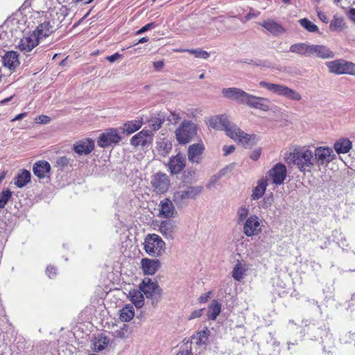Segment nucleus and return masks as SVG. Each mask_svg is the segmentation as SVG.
I'll return each mask as SVG.
<instances>
[{"instance_id":"nucleus-1","label":"nucleus","mask_w":355,"mask_h":355,"mask_svg":"<svg viewBox=\"0 0 355 355\" xmlns=\"http://www.w3.org/2000/svg\"><path fill=\"white\" fill-rule=\"evenodd\" d=\"M209 125L218 130H224L231 139L241 144L244 148H249L257 142L255 135H249L241 130L236 125L232 123L226 115L213 116L209 120Z\"/></svg>"},{"instance_id":"nucleus-2","label":"nucleus","mask_w":355,"mask_h":355,"mask_svg":"<svg viewBox=\"0 0 355 355\" xmlns=\"http://www.w3.org/2000/svg\"><path fill=\"white\" fill-rule=\"evenodd\" d=\"M314 160L313 153L307 147L295 148L286 158L288 164H293L303 173L311 172Z\"/></svg>"},{"instance_id":"nucleus-3","label":"nucleus","mask_w":355,"mask_h":355,"mask_svg":"<svg viewBox=\"0 0 355 355\" xmlns=\"http://www.w3.org/2000/svg\"><path fill=\"white\" fill-rule=\"evenodd\" d=\"M144 249L148 255L158 257L165 252L166 243L159 235L148 234L144 239Z\"/></svg>"},{"instance_id":"nucleus-4","label":"nucleus","mask_w":355,"mask_h":355,"mask_svg":"<svg viewBox=\"0 0 355 355\" xmlns=\"http://www.w3.org/2000/svg\"><path fill=\"white\" fill-rule=\"evenodd\" d=\"M259 85L275 94L284 96L293 101H299L302 99V96L299 92L284 85L270 83L262 80L259 82Z\"/></svg>"},{"instance_id":"nucleus-5","label":"nucleus","mask_w":355,"mask_h":355,"mask_svg":"<svg viewBox=\"0 0 355 355\" xmlns=\"http://www.w3.org/2000/svg\"><path fill=\"white\" fill-rule=\"evenodd\" d=\"M140 290L146 295V298L151 300L153 305H156L160 300L162 290L156 282L145 277L139 285Z\"/></svg>"},{"instance_id":"nucleus-6","label":"nucleus","mask_w":355,"mask_h":355,"mask_svg":"<svg viewBox=\"0 0 355 355\" xmlns=\"http://www.w3.org/2000/svg\"><path fill=\"white\" fill-rule=\"evenodd\" d=\"M197 134V125L191 121H184L175 130L176 139L180 144L189 143Z\"/></svg>"},{"instance_id":"nucleus-7","label":"nucleus","mask_w":355,"mask_h":355,"mask_svg":"<svg viewBox=\"0 0 355 355\" xmlns=\"http://www.w3.org/2000/svg\"><path fill=\"white\" fill-rule=\"evenodd\" d=\"M326 65L329 69L330 73L335 74H349L355 75V64L345 60L343 59H338L334 61L326 62Z\"/></svg>"},{"instance_id":"nucleus-8","label":"nucleus","mask_w":355,"mask_h":355,"mask_svg":"<svg viewBox=\"0 0 355 355\" xmlns=\"http://www.w3.org/2000/svg\"><path fill=\"white\" fill-rule=\"evenodd\" d=\"M314 164L318 166H327L335 157L332 148L326 146H320L315 148L313 153Z\"/></svg>"},{"instance_id":"nucleus-9","label":"nucleus","mask_w":355,"mask_h":355,"mask_svg":"<svg viewBox=\"0 0 355 355\" xmlns=\"http://www.w3.org/2000/svg\"><path fill=\"white\" fill-rule=\"evenodd\" d=\"M202 191V187H187L184 190H180L174 193L173 201L176 205H180L186 200L196 198V197L200 194Z\"/></svg>"},{"instance_id":"nucleus-10","label":"nucleus","mask_w":355,"mask_h":355,"mask_svg":"<svg viewBox=\"0 0 355 355\" xmlns=\"http://www.w3.org/2000/svg\"><path fill=\"white\" fill-rule=\"evenodd\" d=\"M243 224V232L248 237L258 235L261 232V221L256 215L250 216Z\"/></svg>"},{"instance_id":"nucleus-11","label":"nucleus","mask_w":355,"mask_h":355,"mask_svg":"<svg viewBox=\"0 0 355 355\" xmlns=\"http://www.w3.org/2000/svg\"><path fill=\"white\" fill-rule=\"evenodd\" d=\"M121 140V137L118 133L117 130L110 128L100 135L97 141V144L101 148H107L113 144L119 143Z\"/></svg>"},{"instance_id":"nucleus-12","label":"nucleus","mask_w":355,"mask_h":355,"mask_svg":"<svg viewBox=\"0 0 355 355\" xmlns=\"http://www.w3.org/2000/svg\"><path fill=\"white\" fill-rule=\"evenodd\" d=\"M270 101L267 98L260 97L254 96L248 94L245 104L248 106L262 110L263 112H268L270 110Z\"/></svg>"},{"instance_id":"nucleus-13","label":"nucleus","mask_w":355,"mask_h":355,"mask_svg":"<svg viewBox=\"0 0 355 355\" xmlns=\"http://www.w3.org/2000/svg\"><path fill=\"white\" fill-rule=\"evenodd\" d=\"M153 141V135L150 130H142L130 139V144L135 147H148Z\"/></svg>"},{"instance_id":"nucleus-14","label":"nucleus","mask_w":355,"mask_h":355,"mask_svg":"<svg viewBox=\"0 0 355 355\" xmlns=\"http://www.w3.org/2000/svg\"><path fill=\"white\" fill-rule=\"evenodd\" d=\"M268 176L271 178L272 183L280 185L282 184L286 176V168L282 163L275 164L268 171Z\"/></svg>"},{"instance_id":"nucleus-15","label":"nucleus","mask_w":355,"mask_h":355,"mask_svg":"<svg viewBox=\"0 0 355 355\" xmlns=\"http://www.w3.org/2000/svg\"><path fill=\"white\" fill-rule=\"evenodd\" d=\"M222 94L227 98L242 104H245L248 94L241 89L236 87L225 88L222 90Z\"/></svg>"},{"instance_id":"nucleus-16","label":"nucleus","mask_w":355,"mask_h":355,"mask_svg":"<svg viewBox=\"0 0 355 355\" xmlns=\"http://www.w3.org/2000/svg\"><path fill=\"white\" fill-rule=\"evenodd\" d=\"M186 166V157L184 155L179 153L175 156L170 158L168 166L172 174L180 173Z\"/></svg>"},{"instance_id":"nucleus-17","label":"nucleus","mask_w":355,"mask_h":355,"mask_svg":"<svg viewBox=\"0 0 355 355\" xmlns=\"http://www.w3.org/2000/svg\"><path fill=\"white\" fill-rule=\"evenodd\" d=\"M39 42L40 40L37 36L33 33H31L21 39L18 47L21 51L29 52L39 44Z\"/></svg>"},{"instance_id":"nucleus-18","label":"nucleus","mask_w":355,"mask_h":355,"mask_svg":"<svg viewBox=\"0 0 355 355\" xmlns=\"http://www.w3.org/2000/svg\"><path fill=\"white\" fill-rule=\"evenodd\" d=\"M141 269L145 275H153L161 267V262L158 259L143 258L141 261Z\"/></svg>"},{"instance_id":"nucleus-19","label":"nucleus","mask_w":355,"mask_h":355,"mask_svg":"<svg viewBox=\"0 0 355 355\" xmlns=\"http://www.w3.org/2000/svg\"><path fill=\"white\" fill-rule=\"evenodd\" d=\"M152 186L157 193L166 192L169 186V180L166 174L157 173L152 180Z\"/></svg>"},{"instance_id":"nucleus-20","label":"nucleus","mask_w":355,"mask_h":355,"mask_svg":"<svg viewBox=\"0 0 355 355\" xmlns=\"http://www.w3.org/2000/svg\"><path fill=\"white\" fill-rule=\"evenodd\" d=\"M205 150V146L202 143L193 144L189 147L188 159L193 163L199 164L201 162V155Z\"/></svg>"},{"instance_id":"nucleus-21","label":"nucleus","mask_w":355,"mask_h":355,"mask_svg":"<svg viewBox=\"0 0 355 355\" xmlns=\"http://www.w3.org/2000/svg\"><path fill=\"white\" fill-rule=\"evenodd\" d=\"M33 171L38 178L43 179L49 176L51 165L45 160L37 161L33 166Z\"/></svg>"},{"instance_id":"nucleus-22","label":"nucleus","mask_w":355,"mask_h":355,"mask_svg":"<svg viewBox=\"0 0 355 355\" xmlns=\"http://www.w3.org/2000/svg\"><path fill=\"white\" fill-rule=\"evenodd\" d=\"M2 62L5 67L14 71L20 64L19 54L16 51H8L2 57Z\"/></svg>"},{"instance_id":"nucleus-23","label":"nucleus","mask_w":355,"mask_h":355,"mask_svg":"<svg viewBox=\"0 0 355 355\" xmlns=\"http://www.w3.org/2000/svg\"><path fill=\"white\" fill-rule=\"evenodd\" d=\"M315 55L322 59H329L334 57V52L329 48L322 44L311 45V56Z\"/></svg>"},{"instance_id":"nucleus-24","label":"nucleus","mask_w":355,"mask_h":355,"mask_svg":"<svg viewBox=\"0 0 355 355\" xmlns=\"http://www.w3.org/2000/svg\"><path fill=\"white\" fill-rule=\"evenodd\" d=\"M176 230L175 222L171 220L162 221L159 225V231L166 239H173Z\"/></svg>"},{"instance_id":"nucleus-25","label":"nucleus","mask_w":355,"mask_h":355,"mask_svg":"<svg viewBox=\"0 0 355 355\" xmlns=\"http://www.w3.org/2000/svg\"><path fill=\"white\" fill-rule=\"evenodd\" d=\"M55 29L54 26L51 24L50 21H45L40 24L33 33L37 36V39L40 40L49 37Z\"/></svg>"},{"instance_id":"nucleus-26","label":"nucleus","mask_w":355,"mask_h":355,"mask_svg":"<svg viewBox=\"0 0 355 355\" xmlns=\"http://www.w3.org/2000/svg\"><path fill=\"white\" fill-rule=\"evenodd\" d=\"M159 207V214L165 218H174L178 214L172 201L168 198L162 200Z\"/></svg>"},{"instance_id":"nucleus-27","label":"nucleus","mask_w":355,"mask_h":355,"mask_svg":"<svg viewBox=\"0 0 355 355\" xmlns=\"http://www.w3.org/2000/svg\"><path fill=\"white\" fill-rule=\"evenodd\" d=\"M94 148V142L91 139L79 141L73 146V150L79 155H88Z\"/></svg>"},{"instance_id":"nucleus-28","label":"nucleus","mask_w":355,"mask_h":355,"mask_svg":"<svg viewBox=\"0 0 355 355\" xmlns=\"http://www.w3.org/2000/svg\"><path fill=\"white\" fill-rule=\"evenodd\" d=\"M260 25L275 36L282 35L286 32V29L273 19L263 21Z\"/></svg>"},{"instance_id":"nucleus-29","label":"nucleus","mask_w":355,"mask_h":355,"mask_svg":"<svg viewBox=\"0 0 355 355\" xmlns=\"http://www.w3.org/2000/svg\"><path fill=\"white\" fill-rule=\"evenodd\" d=\"M171 141L166 138H160L156 142V150L158 155L166 157L172 149Z\"/></svg>"},{"instance_id":"nucleus-30","label":"nucleus","mask_w":355,"mask_h":355,"mask_svg":"<svg viewBox=\"0 0 355 355\" xmlns=\"http://www.w3.org/2000/svg\"><path fill=\"white\" fill-rule=\"evenodd\" d=\"M311 45L304 42L295 43L290 46L289 52L302 56H311Z\"/></svg>"},{"instance_id":"nucleus-31","label":"nucleus","mask_w":355,"mask_h":355,"mask_svg":"<svg viewBox=\"0 0 355 355\" xmlns=\"http://www.w3.org/2000/svg\"><path fill=\"white\" fill-rule=\"evenodd\" d=\"M143 125V119L131 120L125 123L121 127V130L123 133L126 135H131L133 132L139 130Z\"/></svg>"},{"instance_id":"nucleus-32","label":"nucleus","mask_w":355,"mask_h":355,"mask_svg":"<svg viewBox=\"0 0 355 355\" xmlns=\"http://www.w3.org/2000/svg\"><path fill=\"white\" fill-rule=\"evenodd\" d=\"M128 297L137 309L144 305V293L140 288L130 291Z\"/></svg>"},{"instance_id":"nucleus-33","label":"nucleus","mask_w":355,"mask_h":355,"mask_svg":"<svg viewBox=\"0 0 355 355\" xmlns=\"http://www.w3.org/2000/svg\"><path fill=\"white\" fill-rule=\"evenodd\" d=\"M248 269V265L245 262L238 261L232 272V277L235 280L241 282L244 278Z\"/></svg>"},{"instance_id":"nucleus-34","label":"nucleus","mask_w":355,"mask_h":355,"mask_svg":"<svg viewBox=\"0 0 355 355\" xmlns=\"http://www.w3.org/2000/svg\"><path fill=\"white\" fill-rule=\"evenodd\" d=\"M268 186L267 180L261 178L259 180L257 185L253 189L251 199L256 200L261 198L266 192Z\"/></svg>"},{"instance_id":"nucleus-35","label":"nucleus","mask_w":355,"mask_h":355,"mask_svg":"<svg viewBox=\"0 0 355 355\" xmlns=\"http://www.w3.org/2000/svg\"><path fill=\"white\" fill-rule=\"evenodd\" d=\"M210 333V330L207 327H205L202 331L196 332V334L191 336V342L198 345H206Z\"/></svg>"},{"instance_id":"nucleus-36","label":"nucleus","mask_w":355,"mask_h":355,"mask_svg":"<svg viewBox=\"0 0 355 355\" xmlns=\"http://www.w3.org/2000/svg\"><path fill=\"white\" fill-rule=\"evenodd\" d=\"M334 147L338 154L347 153L352 148V144L348 139H340L335 142Z\"/></svg>"},{"instance_id":"nucleus-37","label":"nucleus","mask_w":355,"mask_h":355,"mask_svg":"<svg viewBox=\"0 0 355 355\" xmlns=\"http://www.w3.org/2000/svg\"><path fill=\"white\" fill-rule=\"evenodd\" d=\"M166 115L159 112L150 117L148 121L149 126L154 130H158L164 123L165 121Z\"/></svg>"},{"instance_id":"nucleus-38","label":"nucleus","mask_w":355,"mask_h":355,"mask_svg":"<svg viewBox=\"0 0 355 355\" xmlns=\"http://www.w3.org/2000/svg\"><path fill=\"white\" fill-rule=\"evenodd\" d=\"M31 174L26 169H23L16 177L15 184L19 188L25 187L31 181Z\"/></svg>"},{"instance_id":"nucleus-39","label":"nucleus","mask_w":355,"mask_h":355,"mask_svg":"<svg viewBox=\"0 0 355 355\" xmlns=\"http://www.w3.org/2000/svg\"><path fill=\"white\" fill-rule=\"evenodd\" d=\"M110 342L109 338L103 335L99 334L95 337L94 343H93V349L95 352H100L104 349L108 345Z\"/></svg>"},{"instance_id":"nucleus-40","label":"nucleus","mask_w":355,"mask_h":355,"mask_svg":"<svg viewBox=\"0 0 355 355\" xmlns=\"http://www.w3.org/2000/svg\"><path fill=\"white\" fill-rule=\"evenodd\" d=\"M221 311V304L216 300H213L209 305L207 316L208 319L214 320Z\"/></svg>"},{"instance_id":"nucleus-41","label":"nucleus","mask_w":355,"mask_h":355,"mask_svg":"<svg viewBox=\"0 0 355 355\" xmlns=\"http://www.w3.org/2000/svg\"><path fill=\"white\" fill-rule=\"evenodd\" d=\"M135 316V311L132 306H126L121 310L120 319L123 322L130 321Z\"/></svg>"},{"instance_id":"nucleus-42","label":"nucleus","mask_w":355,"mask_h":355,"mask_svg":"<svg viewBox=\"0 0 355 355\" xmlns=\"http://www.w3.org/2000/svg\"><path fill=\"white\" fill-rule=\"evenodd\" d=\"M298 23L302 26L305 30L310 33H318L319 32L318 27L313 24L312 21L309 20L307 18L300 19L298 21Z\"/></svg>"},{"instance_id":"nucleus-43","label":"nucleus","mask_w":355,"mask_h":355,"mask_svg":"<svg viewBox=\"0 0 355 355\" xmlns=\"http://www.w3.org/2000/svg\"><path fill=\"white\" fill-rule=\"evenodd\" d=\"M12 192L9 189H3L0 193V208H4L8 202L10 200Z\"/></svg>"},{"instance_id":"nucleus-44","label":"nucleus","mask_w":355,"mask_h":355,"mask_svg":"<svg viewBox=\"0 0 355 355\" xmlns=\"http://www.w3.org/2000/svg\"><path fill=\"white\" fill-rule=\"evenodd\" d=\"M178 51L189 52L191 54H193L196 58H198L207 59L209 57V53L207 51L200 49L178 50Z\"/></svg>"},{"instance_id":"nucleus-45","label":"nucleus","mask_w":355,"mask_h":355,"mask_svg":"<svg viewBox=\"0 0 355 355\" xmlns=\"http://www.w3.org/2000/svg\"><path fill=\"white\" fill-rule=\"evenodd\" d=\"M249 210L245 207H241L237 210V223H244L245 220L248 218Z\"/></svg>"},{"instance_id":"nucleus-46","label":"nucleus","mask_w":355,"mask_h":355,"mask_svg":"<svg viewBox=\"0 0 355 355\" xmlns=\"http://www.w3.org/2000/svg\"><path fill=\"white\" fill-rule=\"evenodd\" d=\"M344 26L343 19L341 17H334L330 24V28L332 31H340Z\"/></svg>"},{"instance_id":"nucleus-47","label":"nucleus","mask_w":355,"mask_h":355,"mask_svg":"<svg viewBox=\"0 0 355 355\" xmlns=\"http://www.w3.org/2000/svg\"><path fill=\"white\" fill-rule=\"evenodd\" d=\"M71 159L66 156L59 157L56 159V166L62 170L70 164Z\"/></svg>"},{"instance_id":"nucleus-48","label":"nucleus","mask_w":355,"mask_h":355,"mask_svg":"<svg viewBox=\"0 0 355 355\" xmlns=\"http://www.w3.org/2000/svg\"><path fill=\"white\" fill-rule=\"evenodd\" d=\"M239 62L247 63L248 64H252V65H254V66H260V67H269L268 64V62L266 61H262L260 60H240Z\"/></svg>"},{"instance_id":"nucleus-49","label":"nucleus","mask_w":355,"mask_h":355,"mask_svg":"<svg viewBox=\"0 0 355 355\" xmlns=\"http://www.w3.org/2000/svg\"><path fill=\"white\" fill-rule=\"evenodd\" d=\"M128 327L127 324H123V327L114 332V336L119 338L124 339L128 337Z\"/></svg>"},{"instance_id":"nucleus-50","label":"nucleus","mask_w":355,"mask_h":355,"mask_svg":"<svg viewBox=\"0 0 355 355\" xmlns=\"http://www.w3.org/2000/svg\"><path fill=\"white\" fill-rule=\"evenodd\" d=\"M274 198L272 193L266 195L262 200V207L265 209L270 207L273 202Z\"/></svg>"},{"instance_id":"nucleus-51","label":"nucleus","mask_w":355,"mask_h":355,"mask_svg":"<svg viewBox=\"0 0 355 355\" xmlns=\"http://www.w3.org/2000/svg\"><path fill=\"white\" fill-rule=\"evenodd\" d=\"M180 119V114L176 112L175 111L171 112L169 115L167 116V120L173 124L178 123Z\"/></svg>"},{"instance_id":"nucleus-52","label":"nucleus","mask_w":355,"mask_h":355,"mask_svg":"<svg viewBox=\"0 0 355 355\" xmlns=\"http://www.w3.org/2000/svg\"><path fill=\"white\" fill-rule=\"evenodd\" d=\"M157 26V24L155 22H150L147 24H146L144 26L141 28L139 31H137V34L140 35L145 32H146L148 30L155 28Z\"/></svg>"},{"instance_id":"nucleus-53","label":"nucleus","mask_w":355,"mask_h":355,"mask_svg":"<svg viewBox=\"0 0 355 355\" xmlns=\"http://www.w3.org/2000/svg\"><path fill=\"white\" fill-rule=\"evenodd\" d=\"M204 311H205V309H198V310H195V311H192L191 313V314L189 315L188 319L193 320L195 318H200L202 315V313Z\"/></svg>"},{"instance_id":"nucleus-54","label":"nucleus","mask_w":355,"mask_h":355,"mask_svg":"<svg viewBox=\"0 0 355 355\" xmlns=\"http://www.w3.org/2000/svg\"><path fill=\"white\" fill-rule=\"evenodd\" d=\"M35 121L38 123L46 124L51 121V118L46 115H40L35 119Z\"/></svg>"},{"instance_id":"nucleus-55","label":"nucleus","mask_w":355,"mask_h":355,"mask_svg":"<svg viewBox=\"0 0 355 355\" xmlns=\"http://www.w3.org/2000/svg\"><path fill=\"white\" fill-rule=\"evenodd\" d=\"M261 154V149L260 148L254 149L250 155V157L252 160H257L259 159Z\"/></svg>"},{"instance_id":"nucleus-56","label":"nucleus","mask_w":355,"mask_h":355,"mask_svg":"<svg viewBox=\"0 0 355 355\" xmlns=\"http://www.w3.org/2000/svg\"><path fill=\"white\" fill-rule=\"evenodd\" d=\"M56 268L53 266H49L46 268V273L49 276V277L52 278L56 275Z\"/></svg>"},{"instance_id":"nucleus-57","label":"nucleus","mask_w":355,"mask_h":355,"mask_svg":"<svg viewBox=\"0 0 355 355\" xmlns=\"http://www.w3.org/2000/svg\"><path fill=\"white\" fill-rule=\"evenodd\" d=\"M234 150L235 146L234 145L224 146L223 148L224 155H228L232 153L234 151Z\"/></svg>"},{"instance_id":"nucleus-58","label":"nucleus","mask_w":355,"mask_h":355,"mask_svg":"<svg viewBox=\"0 0 355 355\" xmlns=\"http://www.w3.org/2000/svg\"><path fill=\"white\" fill-rule=\"evenodd\" d=\"M211 294V291H209L207 293H205L202 294L198 298V302L200 303H205V302H207L208 299L210 297Z\"/></svg>"},{"instance_id":"nucleus-59","label":"nucleus","mask_w":355,"mask_h":355,"mask_svg":"<svg viewBox=\"0 0 355 355\" xmlns=\"http://www.w3.org/2000/svg\"><path fill=\"white\" fill-rule=\"evenodd\" d=\"M122 57V55L119 53H115L114 54L106 57V60L110 61V62H114L118 59L121 58Z\"/></svg>"},{"instance_id":"nucleus-60","label":"nucleus","mask_w":355,"mask_h":355,"mask_svg":"<svg viewBox=\"0 0 355 355\" xmlns=\"http://www.w3.org/2000/svg\"><path fill=\"white\" fill-rule=\"evenodd\" d=\"M347 338H352L353 340L355 341V334H352L350 332L345 334L344 336H343L341 340L344 342V343H351L349 340H347Z\"/></svg>"},{"instance_id":"nucleus-61","label":"nucleus","mask_w":355,"mask_h":355,"mask_svg":"<svg viewBox=\"0 0 355 355\" xmlns=\"http://www.w3.org/2000/svg\"><path fill=\"white\" fill-rule=\"evenodd\" d=\"M164 66V62L163 60H158L153 62V67L156 71L161 70Z\"/></svg>"},{"instance_id":"nucleus-62","label":"nucleus","mask_w":355,"mask_h":355,"mask_svg":"<svg viewBox=\"0 0 355 355\" xmlns=\"http://www.w3.org/2000/svg\"><path fill=\"white\" fill-rule=\"evenodd\" d=\"M318 17L322 21H323L324 23H328L329 19L324 12H323L322 11L318 12Z\"/></svg>"},{"instance_id":"nucleus-63","label":"nucleus","mask_w":355,"mask_h":355,"mask_svg":"<svg viewBox=\"0 0 355 355\" xmlns=\"http://www.w3.org/2000/svg\"><path fill=\"white\" fill-rule=\"evenodd\" d=\"M259 15V12L255 13L254 12L250 11L245 16L246 20H250L252 18L257 17Z\"/></svg>"},{"instance_id":"nucleus-64","label":"nucleus","mask_w":355,"mask_h":355,"mask_svg":"<svg viewBox=\"0 0 355 355\" xmlns=\"http://www.w3.org/2000/svg\"><path fill=\"white\" fill-rule=\"evenodd\" d=\"M349 19L355 22V8H350L348 12Z\"/></svg>"}]
</instances>
